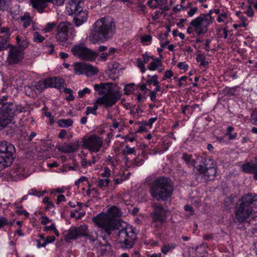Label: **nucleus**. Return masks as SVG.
Returning <instances> with one entry per match:
<instances>
[{
	"label": "nucleus",
	"instance_id": "412c9836",
	"mask_svg": "<svg viewBox=\"0 0 257 257\" xmlns=\"http://www.w3.org/2000/svg\"><path fill=\"white\" fill-rule=\"evenodd\" d=\"M32 7L37 10L39 13L44 12V9L47 7L49 0H30Z\"/></svg>",
	"mask_w": 257,
	"mask_h": 257
},
{
	"label": "nucleus",
	"instance_id": "dca6fc26",
	"mask_svg": "<svg viewBox=\"0 0 257 257\" xmlns=\"http://www.w3.org/2000/svg\"><path fill=\"white\" fill-rule=\"evenodd\" d=\"M0 154L12 157H16V149L13 145L6 141L0 142Z\"/></svg>",
	"mask_w": 257,
	"mask_h": 257
},
{
	"label": "nucleus",
	"instance_id": "5fc2aeb1",
	"mask_svg": "<svg viewBox=\"0 0 257 257\" xmlns=\"http://www.w3.org/2000/svg\"><path fill=\"white\" fill-rule=\"evenodd\" d=\"M182 158L186 163L190 164L192 160V155H188L186 153H184L182 155Z\"/></svg>",
	"mask_w": 257,
	"mask_h": 257
},
{
	"label": "nucleus",
	"instance_id": "f704fd0d",
	"mask_svg": "<svg viewBox=\"0 0 257 257\" xmlns=\"http://www.w3.org/2000/svg\"><path fill=\"white\" fill-rule=\"evenodd\" d=\"M109 182L110 180L108 179H99L97 181V186L98 188L104 190L107 187Z\"/></svg>",
	"mask_w": 257,
	"mask_h": 257
},
{
	"label": "nucleus",
	"instance_id": "7ed1b4c3",
	"mask_svg": "<svg viewBox=\"0 0 257 257\" xmlns=\"http://www.w3.org/2000/svg\"><path fill=\"white\" fill-rule=\"evenodd\" d=\"M257 203V195L248 193L243 196L237 204L235 214L238 222L243 223L246 221L252 212L253 205Z\"/></svg>",
	"mask_w": 257,
	"mask_h": 257
},
{
	"label": "nucleus",
	"instance_id": "f3484780",
	"mask_svg": "<svg viewBox=\"0 0 257 257\" xmlns=\"http://www.w3.org/2000/svg\"><path fill=\"white\" fill-rule=\"evenodd\" d=\"M46 82L49 87H54L59 89L64 88V81L60 77H52L46 79Z\"/></svg>",
	"mask_w": 257,
	"mask_h": 257
},
{
	"label": "nucleus",
	"instance_id": "f257e3e1",
	"mask_svg": "<svg viewBox=\"0 0 257 257\" xmlns=\"http://www.w3.org/2000/svg\"><path fill=\"white\" fill-rule=\"evenodd\" d=\"M120 210L115 206L107 209L106 213H100L92 218L98 227L102 229L108 235L114 230H118V241L122 248H131L137 238L134 229L125 222L120 223L116 218L120 216Z\"/></svg>",
	"mask_w": 257,
	"mask_h": 257
},
{
	"label": "nucleus",
	"instance_id": "0e129e2a",
	"mask_svg": "<svg viewBox=\"0 0 257 257\" xmlns=\"http://www.w3.org/2000/svg\"><path fill=\"white\" fill-rule=\"evenodd\" d=\"M108 56V55L107 53H102L99 56V60L104 62L107 60Z\"/></svg>",
	"mask_w": 257,
	"mask_h": 257
},
{
	"label": "nucleus",
	"instance_id": "cd10ccee",
	"mask_svg": "<svg viewBox=\"0 0 257 257\" xmlns=\"http://www.w3.org/2000/svg\"><path fill=\"white\" fill-rule=\"evenodd\" d=\"M98 72L97 68L92 65L86 63L83 74L87 76L95 75Z\"/></svg>",
	"mask_w": 257,
	"mask_h": 257
},
{
	"label": "nucleus",
	"instance_id": "4c0bfd02",
	"mask_svg": "<svg viewBox=\"0 0 257 257\" xmlns=\"http://www.w3.org/2000/svg\"><path fill=\"white\" fill-rule=\"evenodd\" d=\"M36 89L40 91L44 90L46 88L49 87L46 82V79L44 81H40L37 83L35 85Z\"/></svg>",
	"mask_w": 257,
	"mask_h": 257
},
{
	"label": "nucleus",
	"instance_id": "423d86ee",
	"mask_svg": "<svg viewBox=\"0 0 257 257\" xmlns=\"http://www.w3.org/2000/svg\"><path fill=\"white\" fill-rule=\"evenodd\" d=\"M212 11L207 14H201L199 16L192 20L187 29V33L190 34L195 32L198 35L206 34L209 26L213 23L214 19L212 17Z\"/></svg>",
	"mask_w": 257,
	"mask_h": 257
},
{
	"label": "nucleus",
	"instance_id": "473e14b6",
	"mask_svg": "<svg viewBox=\"0 0 257 257\" xmlns=\"http://www.w3.org/2000/svg\"><path fill=\"white\" fill-rule=\"evenodd\" d=\"M73 120L70 118L61 119L58 121V125L62 127H67L72 125Z\"/></svg>",
	"mask_w": 257,
	"mask_h": 257
},
{
	"label": "nucleus",
	"instance_id": "72a5a7b5",
	"mask_svg": "<svg viewBox=\"0 0 257 257\" xmlns=\"http://www.w3.org/2000/svg\"><path fill=\"white\" fill-rule=\"evenodd\" d=\"M17 41L18 44V46L17 47L20 48V49L22 50L23 52H24V50L29 46V44L28 41L26 39L21 41V39L18 37H17Z\"/></svg>",
	"mask_w": 257,
	"mask_h": 257
},
{
	"label": "nucleus",
	"instance_id": "2f4dec72",
	"mask_svg": "<svg viewBox=\"0 0 257 257\" xmlns=\"http://www.w3.org/2000/svg\"><path fill=\"white\" fill-rule=\"evenodd\" d=\"M21 21L23 22V26L25 28H28L32 22V19L29 13H25L21 17Z\"/></svg>",
	"mask_w": 257,
	"mask_h": 257
},
{
	"label": "nucleus",
	"instance_id": "a878e982",
	"mask_svg": "<svg viewBox=\"0 0 257 257\" xmlns=\"http://www.w3.org/2000/svg\"><path fill=\"white\" fill-rule=\"evenodd\" d=\"M162 66V62L160 59L155 58L150 63L148 69L151 71H154L158 69L159 72H161L163 70V68L160 69Z\"/></svg>",
	"mask_w": 257,
	"mask_h": 257
},
{
	"label": "nucleus",
	"instance_id": "9b49d317",
	"mask_svg": "<svg viewBox=\"0 0 257 257\" xmlns=\"http://www.w3.org/2000/svg\"><path fill=\"white\" fill-rule=\"evenodd\" d=\"M153 223L155 227L161 226L166 220V211L160 205L155 206L154 211L152 214Z\"/></svg>",
	"mask_w": 257,
	"mask_h": 257
},
{
	"label": "nucleus",
	"instance_id": "4be33fe9",
	"mask_svg": "<svg viewBox=\"0 0 257 257\" xmlns=\"http://www.w3.org/2000/svg\"><path fill=\"white\" fill-rule=\"evenodd\" d=\"M95 246L101 255H107L111 250L110 245L107 242L102 243L97 241L95 244Z\"/></svg>",
	"mask_w": 257,
	"mask_h": 257
},
{
	"label": "nucleus",
	"instance_id": "338daca9",
	"mask_svg": "<svg viewBox=\"0 0 257 257\" xmlns=\"http://www.w3.org/2000/svg\"><path fill=\"white\" fill-rule=\"evenodd\" d=\"M248 17H251L253 16L254 13L251 7H248L244 12Z\"/></svg>",
	"mask_w": 257,
	"mask_h": 257
},
{
	"label": "nucleus",
	"instance_id": "a211bd4d",
	"mask_svg": "<svg viewBox=\"0 0 257 257\" xmlns=\"http://www.w3.org/2000/svg\"><path fill=\"white\" fill-rule=\"evenodd\" d=\"M6 106V109L8 110L14 118L15 114L17 113H20L25 111V108L21 105H17L12 102L4 103Z\"/></svg>",
	"mask_w": 257,
	"mask_h": 257
},
{
	"label": "nucleus",
	"instance_id": "c03bdc74",
	"mask_svg": "<svg viewBox=\"0 0 257 257\" xmlns=\"http://www.w3.org/2000/svg\"><path fill=\"white\" fill-rule=\"evenodd\" d=\"M91 92V90L87 88H84L82 90H80L78 92V97L79 98L83 97L86 94H89Z\"/></svg>",
	"mask_w": 257,
	"mask_h": 257
},
{
	"label": "nucleus",
	"instance_id": "ddd939ff",
	"mask_svg": "<svg viewBox=\"0 0 257 257\" xmlns=\"http://www.w3.org/2000/svg\"><path fill=\"white\" fill-rule=\"evenodd\" d=\"M69 26L65 23H60L57 28V41L64 45L68 43Z\"/></svg>",
	"mask_w": 257,
	"mask_h": 257
},
{
	"label": "nucleus",
	"instance_id": "4d7b16f0",
	"mask_svg": "<svg viewBox=\"0 0 257 257\" xmlns=\"http://www.w3.org/2000/svg\"><path fill=\"white\" fill-rule=\"evenodd\" d=\"M141 41L143 43L151 42L152 41V36L150 35H145L142 37Z\"/></svg>",
	"mask_w": 257,
	"mask_h": 257
},
{
	"label": "nucleus",
	"instance_id": "49530a36",
	"mask_svg": "<svg viewBox=\"0 0 257 257\" xmlns=\"http://www.w3.org/2000/svg\"><path fill=\"white\" fill-rule=\"evenodd\" d=\"M111 175V171L107 167H104L101 176L105 179H108Z\"/></svg>",
	"mask_w": 257,
	"mask_h": 257
},
{
	"label": "nucleus",
	"instance_id": "6e6552de",
	"mask_svg": "<svg viewBox=\"0 0 257 257\" xmlns=\"http://www.w3.org/2000/svg\"><path fill=\"white\" fill-rule=\"evenodd\" d=\"M201 161L202 164L197 167L198 171L206 177V180H211L216 173L213 161L210 157H205L202 158Z\"/></svg>",
	"mask_w": 257,
	"mask_h": 257
},
{
	"label": "nucleus",
	"instance_id": "6ab92c4d",
	"mask_svg": "<svg viewBox=\"0 0 257 257\" xmlns=\"http://www.w3.org/2000/svg\"><path fill=\"white\" fill-rule=\"evenodd\" d=\"M242 169L245 173L253 174L254 179L257 180V162L245 163L242 166Z\"/></svg>",
	"mask_w": 257,
	"mask_h": 257
},
{
	"label": "nucleus",
	"instance_id": "b1692460",
	"mask_svg": "<svg viewBox=\"0 0 257 257\" xmlns=\"http://www.w3.org/2000/svg\"><path fill=\"white\" fill-rule=\"evenodd\" d=\"M14 159V158L10 157L9 156H7L0 154V170H3L10 166Z\"/></svg>",
	"mask_w": 257,
	"mask_h": 257
},
{
	"label": "nucleus",
	"instance_id": "0eeeda50",
	"mask_svg": "<svg viewBox=\"0 0 257 257\" xmlns=\"http://www.w3.org/2000/svg\"><path fill=\"white\" fill-rule=\"evenodd\" d=\"M71 52L75 56L80 59L92 62L98 56V53L87 48L84 44H79L74 45Z\"/></svg>",
	"mask_w": 257,
	"mask_h": 257
},
{
	"label": "nucleus",
	"instance_id": "20e7f679",
	"mask_svg": "<svg viewBox=\"0 0 257 257\" xmlns=\"http://www.w3.org/2000/svg\"><path fill=\"white\" fill-rule=\"evenodd\" d=\"M173 190L170 179L160 177L155 180L150 187L152 196L157 200H166L170 197Z\"/></svg>",
	"mask_w": 257,
	"mask_h": 257
},
{
	"label": "nucleus",
	"instance_id": "f03ea898",
	"mask_svg": "<svg viewBox=\"0 0 257 257\" xmlns=\"http://www.w3.org/2000/svg\"><path fill=\"white\" fill-rule=\"evenodd\" d=\"M115 31V25L109 17L101 18L93 25V31L89 36L92 44L104 43L111 38Z\"/></svg>",
	"mask_w": 257,
	"mask_h": 257
},
{
	"label": "nucleus",
	"instance_id": "bf43d9fd",
	"mask_svg": "<svg viewBox=\"0 0 257 257\" xmlns=\"http://www.w3.org/2000/svg\"><path fill=\"white\" fill-rule=\"evenodd\" d=\"M173 72L171 70H167L165 72L164 77H163V80L170 78L173 76Z\"/></svg>",
	"mask_w": 257,
	"mask_h": 257
},
{
	"label": "nucleus",
	"instance_id": "ea45409f",
	"mask_svg": "<svg viewBox=\"0 0 257 257\" xmlns=\"http://www.w3.org/2000/svg\"><path fill=\"white\" fill-rule=\"evenodd\" d=\"M87 235H84L83 236L87 237V239L91 243H94L97 238V234L94 232V233H89L88 227H87Z\"/></svg>",
	"mask_w": 257,
	"mask_h": 257
},
{
	"label": "nucleus",
	"instance_id": "7c9ffc66",
	"mask_svg": "<svg viewBox=\"0 0 257 257\" xmlns=\"http://www.w3.org/2000/svg\"><path fill=\"white\" fill-rule=\"evenodd\" d=\"M165 0H149L148 1V5L152 8H156L159 7H163L166 4Z\"/></svg>",
	"mask_w": 257,
	"mask_h": 257
},
{
	"label": "nucleus",
	"instance_id": "09e8293b",
	"mask_svg": "<svg viewBox=\"0 0 257 257\" xmlns=\"http://www.w3.org/2000/svg\"><path fill=\"white\" fill-rule=\"evenodd\" d=\"M232 198L231 197L226 198L224 200V204L226 209H229L230 205L232 204Z\"/></svg>",
	"mask_w": 257,
	"mask_h": 257
},
{
	"label": "nucleus",
	"instance_id": "680f3d73",
	"mask_svg": "<svg viewBox=\"0 0 257 257\" xmlns=\"http://www.w3.org/2000/svg\"><path fill=\"white\" fill-rule=\"evenodd\" d=\"M178 67L184 71H186L188 69V65L186 64L185 63L183 62H180L178 64Z\"/></svg>",
	"mask_w": 257,
	"mask_h": 257
},
{
	"label": "nucleus",
	"instance_id": "f8f14e48",
	"mask_svg": "<svg viewBox=\"0 0 257 257\" xmlns=\"http://www.w3.org/2000/svg\"><path fill=\"white\" fill-rule=\"evenodd\" d=\"M24 58V52L20 48L11 46L8 52L7 61L10 64H18Z\"/></svg>",
	"mask_w": 257,
	"mask_h": 257
},
{
	"label": "nucleus",
	"instance_id": "13d9d810",
	"mask_svg": "<svg viewBox=\"0 0 257 257\" xmlns=\"http://www.w3.org/2000/svg\"><path fill=\"white\" fill-rule=\"evenodd\" d=\"M65 0H49V2L52 3L54 5L61 6L64 3Z\"/></svg>",
	"mask_w": 257,
	"mask_h": 257
},
{
	"label": "nucleus",
	"instance_id": "bb28decb",
	"mask_svg": "<svg viewBox=\"0 0 257 257\" xmlns=\"http://www.w3.org/2000/svg\"><path fill=\"white\" fill-rule=\"evenodd\" d=\"M107 85V83H100V84H95L94 85V89L96 91H97L98 94L99 95H104L107 92V91L110 89H112L111 87H109V88L105 91V89L106 86Z\"/></svg>",
	"mask_w": 257,
	"mask_h": 257
},
{
	"label": "nucleus",
	"instance_id": "e2e57ef3",
	"mask_svg": "<svg viewBox=\"0 0 257 257\" xmlns=\"http://www.w3.org/2000/svg\"><path fill=\"white\" fill-rule=\"evenodd\" d=\"M146 98H147L145 94L139 93L137 95V99L139 102H144Z\"/></svg>",
	"mask_w": 257,
	"mask_h": 257
},
{
	"label": "nucleus",
	"instance_id": "aec40b11",
	"mask_svg": "<svg viewBox=\"0 0 257 257\" xmlns=\"http://www.w3.org/2000/svg\"><path fill=\"white\" fill-rule=\"evenodd\" d=\"M74 15L73 21L77 27L81 26L87 21L88 15L85 11L82 10Z\"/></svg>",
	"mask_w": 257,
	"mask_h": 257
},
{
	"label": "nucleus",
	"instance_id": "2eb2a0df",
	"mask_svg": "<svg viewBox=\"0 0 257 257\" xmlns=\"http://www.w3.org/2000/svg\"><path fill=\"white\" fill-rule=\"evenodd\" d=\"M13 120V118L8 110L6 109V106L3 104V107L0 108V131L6 127Z\"/></svg>",
	"mask_w": 257,
	"mask_h": 257
},
{
	"label": "nucleus",
	"instance_id": "4468645a",
	"mask_svg": "<svg viewBox=\"0 0 257 257\" xmlns=\"http://www.w3.org/2000/svg\"><path fill=\"white\" fill-rule=\"evenodd\" d=\"M84 7V3L81 0H71L67 6L66 11L70 15L78 14L79 12L82 11Z\"/></svg>",
	"mask_w": 257,
	"mask_h": 257
},
{
	"label": "nucleus",
	"instance_id": "79ce46f5",
	"mask_svg": "<svg viewBox=\"0 0 257 257\" xmlns=\"http://www.w3.org/2000/svg\"><path fill=\"white\" fill-rule=\"evenodd\" d=\"M196 60L197 62H200V64L203 66H206L208 64V62L205 61V56L202 54L197 55Z\"/></svg>",
	"mask_w": 257,
	"mask_h": 257
},
{
	"label": "nucleus",
	"instance_id": "603ef678",
	"mask_svg": "<svg viewBox=\"0 0 257 257\" xmlns=\"http://www.w3.org/2000/svg\"><path fill=\"white\" fill-rule=\"evenodd\" d=\"M56 26V23L54 22L48 23L45 28V30L47 32H51Z\"/></svg>",
	"mask_w": 257,
	"mask_h": 257
},
{
	"label": "nucleus",
	"instance_id": "5701e85b",
	"mask_svg": "<svg viewBox=\"0 0 257 257\" xmlns=\"http://www.w3.org/2000/svg\"><path fill=\"white\" fill-rule=\"evenodd\" d=\"M79 145L78 142L71 143L70 144L63 145L60 150L65 153H71L78 149Z\"/></svg>",
	"mask_w": 257,
	"mask_h": 257
},
{
	"label": "nucleus",
	"instance_id": "a18cd8bd",
	"mask_svg": "<svg viewBox=\"0 0 257 257\" xmlns=\"http://www.w3.org/2000/svg\"><path fill=\"white\" fill-rule=\"evenodd\" d=\"M123 153L125 155L134 154L136 155V150L135 148H131L128 146H125V149L123 150Z\"/></svg>",
	"mask_w": 257,
	"mask_h": 257
},
{
	"label": "nucleus",
	"instance_id": "69168bd1",
	"mask_svg": "<svg viewBox=\"0 0 257 257\" xmlns=\"http://www.w3.org/2000/svg\"><path fill=\"white\" fill-rule=\"evenodd\" d=\"M156 94L157 93L155 91H150V93L149 94V96L150 97V99L153 102H156Z\"/></svg>",
	"mask_w": 257,
	"mask_h": 257
},
{
	"label": "nucleus",
	"instance_id": "9d476101",
	"mask_svg": "<svg viewBox=\"0 0 257 257\" xmlns=\"http://www.w3.org/2000/svg\"><path fill=\"white\" fill-rule=\"evenodd\" d=\"M87 226L85 225H80L78 227L72 226L64 233L65 240L69 242L70 240H75L79 237L84 235H87Z\"/></svg>",
	"mask_w": 257,
	"mask_h": 257
},
{
	"label": "nucleus",
	"instance_id": "1a4fd4ad",
	"mask_svg": "<svg viewBox=\"0 0 257 257\" xmlns=\"http://www.w3.org/2000/svg\"><path fill=\"white\" fill-rule=\"evenodd\" d=\"M103 144L102 139L95 135L85 137L82 141V147L88 149L92 155L93 153H97L100 150Z\"/></svg>",
	"mask_w": 257,
	"mask_h": 257
},
{
	"label": "nucleus",
	"instance_id": "37998d69",
	"mask_svg": "<svg viewBox=\"0 0 257 257\" xmlns=\"http://www.w3.org/2000/svg\"><path fill=\"white\" fill-rule=\"evenodd\" d=\"M227 18V14L225 12H222L219 14L217 19L216 21L218 23H227L226 20Z\"/></svg>",
	"mask_w": 257,
	"mask_h": 257
},
{
	"label": "nucleus",
	"instance_id": "39448f33",
	"mask_svg": "<svg viewBox=\"0 0 257 257\" xmlns=\"http://www.w3.org/2000/svg\"><path fill=\"white\" fill-rule=\"evenodd\" d=\"M121 93L113 89H109L107 93L103 96L97 98L92 107L88 106L85 112L86 115L93 114H97L98 105L103 106L106 108H108L114 105L120 98Z\"/></svg>",
	"mask_w": 257,
	"mask_h": 257
},
{
	"label": "nucleus",
	"instance_id": "de8ad7c7",
	"mask_svg": "<svg viewBox=\"0 0 257 257\" xmlns=\"http://www.w3.org/2000/svg\"><path fill=\"white\" fill-rule=\"evenodd\" d=\"M11 0H0V8L4 10L10 5Z\"/></svg>",
	"mask_w": 257,
	"mask_h": 257
},
{
	"label": "nucleus",
	"instance_id": "c9c22d12",
	"mask_svg": "<svg viewBox=\"0 0 257 257\" xmlns=\"http://www.w3.org/2000/svg\"><path fill=\"white\" fill-rule=\"evenodd\" d=\"M10 28L8 27H1L0 28V34H4L3 36H1V37L6 39V40H9L11 34L10 32Z\"/></svg>",
	"mask_w": 257,
	"mask_h": 257
},
{
	"label": "nucleus",
	"instance_id": "052dcab7",
	"mask_svg": "<svg viewBox=\"0 0 257 257\" xmlns=\"http://www.w3.org/2000/svg\"><path fill=\"white\" fill-rule=\"evenodd\" d=\"M9 224V223L6 218L4 217H0V228Z\"/></svg>",
	"mask_w": 257,
	"mask_h": 257
},
{
	"label": "nucleus",
	"instance_id": "c756f323",
	"mask_svg": "<svg viewBox=\"0 0 257 257\" xmlns=\"http://www.w3.org/2000/svg\"><path fill=\"white\" fill-rule=\"evenodd\" d=\"M85 63L78 62L74 64V71L76 74H83L85 69Z\"/></svg>",
	"mask_w": 257,
	"mask_h": 257
},
{
	"label": "nucleus",
	"instance_id": "e433bc0d",
	"mask_svg": "<svg viewBox=\"0 0 257 257\" xmlns=\"http://www.w3.org/2000/svg\"><path fill=\"white\" fill-rule=\"evenodd\" d=\"M9 46V40L0 36V52L7 49Z\"/></svg>",
	"mask_w": 257,
	"mask_h": 257
},
{
	"label": "nucleus",
	"instance_id": "8fccbe9b",
	"mask_svg": "<svg viewBox=\"0 0 257 257\" xmlns=\"http://www.w3.org/2000/svg\"><path fill=\"white\" fill-rule=\"evenodd\" d=\"M144 163V160L139 157H137L134 161L133 166L139 167L142 166Z\"/></svg>",
	"mask_w": 257,
	"mask_h": 257
},
{
	"label": "nucleus",
	"instance_id": "6e6d98bb",
	"mask_svg": "<svg viewBox=\"0 0 257 257\" xmlns=\"http://www.w3.org/2000/svg\"><path fill=\"white\" fill-rule=\"evenodd\" d=\"M99 158L98 155H92L91 160L89 161L88 165L91 166L92 165L95 164L98 160Z\"/></svg>",
	"mask_w": 257,
	"mask_h": 257
},
{
	"label": "nucleus",
	"instance_id": "c85d7f7f",
	"mask_svg": "<svg viewBox=\"0 0 257 257\" xmlns=\"http://www.w3.org/2000/svg\"><path fill=\"white\" fill-rule=\"evenodd\" d=\"M176 246L177 245L174 242L164 243L161 247V251L164 254H166L169 252L172 251Z\"/></svg>",
	"mask_w": 257,
	"mask_h": 257
},
{
	"label": "nucleus",
	"instance_id": "3c124183",
	"mask_svg": "<svg viewBox=\"0 0 257 257\" xmlns=\"http://www.w3.org/2000/svg\"><path fill=\"white\" fill-rule=\"evenodd\" d=\"M133 90L134 88L133 84H130L128 85H127L124 87V93L125 94H129L133 92Z\"/></svg>",
	"mask_w": 257,
	"mask_h": 257
},
{
	"label": "nucleus",
	"instance_id": "58836bf2",
	"mask_svg": "<svg viewBox=\"0 0 257 257\" xmlns=\"http://www.w3.org/2000/svg\"><path fill=\"white\" fill-rule=\"evenodd\" d=\"M33 40L34 42L40 43L44 41L45 37L41 36L38 32H35L33 33Z\"/></svg>",
	"mask_w": 257,
	"mask_h": 257
},
{
	"label": "nucleus",
	"instance_id": "774afa93",
	"mask_svg": "<svg viewBox=\"0 0 257 257\" xmlns=\"http://www.w3.org/2000/svg\"><path fill=\"white\" fill-rule=\"evenodd\" d=\"M251 120L254 124L257 125V112L251 114Z\"/></svg>",
	"mask_w": 257,
	"mask_h": 257
},
{
	"label": "nucleus",
	"instance_id": "864d4df0",
	"mask_svg": "<svg viewBox=\"0 0 257 257\" xmlns=\"http://www.w3.org/2000/svg\"><path fill=\"white\" fill-rule=\"evenodd\" d=\"M198 8L197 7L191 8L187 12V15L189 17H193L197 12Z\"/></svg>",
	"mask_w": 257,
	"mask_h": 257
},
{
	"label": "nucleus",
	"instance_id": "a19ab883",
	"mask_svg": "<svg viewBox=\"0 0 257 257\" xmlns=\"http://www.w3.org/2000/svg\"><path fill=\"white\" fill-rule=\"evenodd\" d=\"M45 192L38 191L36 189L33 188L30 189L28 191V195L37 196L38 197L42 196L45 194Z\"/></svg>",
	"mask_w": 257,
	"mask_h": 257
},
{
	"label": "nucleus",
	"instance_id": "393cba45",
	"mask_svg": "<svg viewBox=\"0 0 257 257\" xmlns=\"http://www.w3.org/2000/svg\"><path fill=\"white\" fill-rule=\"evenodd\" d=\"M10 174L12 177L15 178L18 177L21 178L24 177V168L20 165H16L10 171Z\"/></svg>",
	"mask_w": 257,
	"mask_h": 257
}]
</instances>
